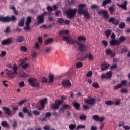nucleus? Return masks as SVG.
<instances>
[{"label": "nucleus", "mask_w": 130, "mask_h": 130, "mask_svg": "<svg viewBox=\"0 0 130 130\" xmlns=\"http://www.w3.org/2000/svg\"><path fill=\"white\" fill-rule=\"evenodd\" d=\"M20 67H21L22 69H23L24 70H26L28 67H29L28 63L26 64H22V65H20Z\"/></svg>", "instance_id": "37998d69"}, {"label": "nucleus", "mask_w": 130, "mask_h": 130, "mask_svg": "<svg viewBox=\"0 0 130 130\" xmlns=\"http://www.w3.org/2000/svg\"><path fill=\"white\" fill-rule=\"evenodd\" d=\"M111 77H112V72L109 71L106 73V74H103L101 76V78H102V79H110Z\"/></svg>", "instance_id": "9d476101"}, {"label": "nucleus", "mask_w": 130, "mask_h": 130, "mask_svg": "<svg viewBox=\"0 0 130 130\" xmlns=\"http://www.w3.org/2000/svg\"><path fill=\"white\" fill-rule=\"evenodd\" d=\"M127 5H128V2L125 1L124 3H123V4H117V7H119V8H122L123 10L125 11H126L127 10Z\"/></svg>", "instance_id": "f8f14e48"}, {"label": "nucleus", "mask_w": 130, "mask_h": 130, "mask_svg": "<svg viewBox=\"0 0 130 130\" xmlns=\"http://www.w3.org/2000/svg\"><path fill=\"white\" fill-rule=\"evenodd\" d=\"M73 105L74 106V107H75V109L77 110H80V103L77 102H74L73 103Z\"/></svg>", "instance_id": "a878e982"}, {"label": "nucleus", "mask_w": 130, "mask_h": 130, "mask_svg": "<svg viewBox=\"0 0 130 130\" xmlns=\"http://www.w3.org/2000/svg\"><path fill=\"white\" fill-rule=\"evenodd\" d=\"M61 13L60 10H57L55 11L54 15L55 17H60V15H59Z\"/></svg>", "instance_id": "79ce46f5"}, {"label": "nucleus", "mask_w": 130, "mask_h": 130, "mask_svg": "<svg viewBox=\"0 0 130 130\" xmlns=\"http://www.w3.org/2000/svg\"><path fill=\"white\" fill-rule=\"evenodd\" d=\"M120 84L121 85V87H122V86H126L127 84V80H122Z\"/></svg>", "instance_id": "a18cd8bd"}, {"label": "nucleus", "mask_w": 130, "mask_h": 130, "mask_svg": "<svg viewBox=\"0 0 130 130\" xmlns=\"http://www.w3.org/2000/svg\"><path fill=\"white\" fill-rule=\"evenodd\" d=\"M24 36H19L17 38V41L18 42H23V41H24Z\"/></svg>", "instance_id": "c756f323"}, {"label": "nucleus", "mask_w": 130, "mask_h": 130, "mask_svg": "<svg viewBox=\"0 0 130 130\" xmlns=\"http://www.w3.org/2000/svg\"><path fill=\"white\" fill-rule=\"evenodd\" d=\"M57 22L59 24H62L64 22V20L62 18H58Z\"/></svg>", "instance_id": "4d7b16f0"}, {"label": "nucleus", "mask_w": 130, "mask_h": 130, "mask_svg": "<svg viewBox=\"0 0 130 130\" xmlns=\"http://www.w3.org/2000/svg\"><path fill=\"white\" fill-rule=\"evenodd\" d=\"M76 125H74V124H70V125L69 126V129H70V130L75 129V128H76Z\"/></svg>", "instance_id": "603ef678"}, {"label": "nucleus", "mask_w": 130, "mask_h": 130, "mask_svg": "<svg viewBox=\"0 0 130 130\" xmlns=\"http://www.w3.org/2000/svg\"><path fill=\"white\" fill-rule=\"evenodd\" d=\"M105 103L106 105L108 106L113 105L114 104V102L111 100L106 101Z\"/></svg>", "instance_id": "473e14b6"}, {"label": "nucleus", "mask_w": 130, "mask_h": 130, "mask_svg": "<svg viewBox=\"0 0 130 130\" xmlns=\"http://www.w3.org/2000/svg\"><path fill=\"white\" fill-rule=\"evenodd\" d=\"M79 119H80V120H85L86 119H87V116L82 115L80 116Z\"/></svg>", "instance_id": "de8ad7c7"}, {"label": "nucleus", "mask_w": 130, "mask_h": 130, "mask_svg": "<svg viewBox=\"0 0 130 130\" xmlns=\"http://www.w3.org/2000/svg\"><path fill=\"white\" fill-rule=\"evenodd\" d=\"M16 17L14 16H11V17L9 16L6 17H0V22H3V23H9V22L16 21Z\"/></svg>", "instance_id": "7ed1b4c3"}, {"label": "nucleus", "mask_w": 130, "mask_h": 130, "mask_svg": "<svg viewBox=\"0 0 130 130\" xmlns=\"http://www.w3.org/2000/svg\"><path fill=\"white\" fill-rule=\"evenodd\" d=\"M27 61V58H25L24 59L21 60V63L20 64V66H22V64H24V63H26Z\"/></svg>", "instance_id": "bf43d9fd"}, {"label": "nucleus", "mask_w": 130, "mask_h": 130, "mask_svg": "<svg viewBox=\"0 0 130 130\" xmlns=\"http://www.w3.org/2000/svg\"><path fill=\"white\" fill-rule=\"evenodd\" d=\"M92 87H93V88H95L96 89L99 88V84H98V82L93 83Z\"/></svg>", "instance_id": "8fccbe9b"}, {"label": "nucleus", "mask_w": 130, "mask_h": 130, "mask_svg": "<svg viewBox=\"0 0 130 130\" xmlns=\"http://www.w3.org/2000/svg\"><path fill=\"white\" fill-rule=\"evenodd\" d=\"M29 76V74L26 73L25 72H23L19 76V78L21 79V78H27V77Z\"/></svg>", "instance_id": "f704fd0d"}, {"label": "nucleus", "mask_w": 130, "mask_h": 130, "mask_svg": "<svg viewBox=\"0 0 130 130\" xmlns=\"http://www.w3.org/2000/svg\"><path fill=\"white\" fill-rule=\"evenodd\" d=\"M122 88L121 84L119 83L117 85H116L114 87V91H116V90H118V89H120Z\"/></svg>", "instance_id": "58836bf2"}, {"label": "nucleus", "mask_w": 130, "mask_h": 130, "mask_svg": "<svg viewBox=\"0 0 130 130\" xmlns=\"http://www.w3.org/2000/svg\"><path fill=\"white\" fill-rule=\"evenodd\" d=\"M13 72L15 74V75H17L18 74V66H17V64H14L13 66Z\"/></svg>", "instance_id": "2f4dec72"}, {"label": "nucleus", "mask_w": 130, "mask_h": 130, "mask_svg": "<svg viewBox=\"0 0 130 130\" xmlns=\"http://www.w3.org/2000/svg\"><path fill=\"white\" fill-rule=\"evenodd\" d=\"M111 3V0H105L103 2L102 6L103 7H105L107 4H110Z\"/></svg>", "instance_id": "c9c22d12"}, {"label": "nucleus", "mask_w": 130, "mask_h": 130, "mask_svg": "<svg viewBox=\"0 0 130 130\" xmlns=\"http://www.w3.org/2000/svg\"><path fill=\"white\" fill-rule=\"evenodd\" d=\"M2 109L6 114H8L9 116H11L12 115V114L11 113V109L9 107H3Z\"/></svg>", "instance_id": "dca6fc26"}, {"label": "nucleus", "mask_w": 130, "mask_h": 130, "mask_svg": "<svg viewBox=\"0 0 130 130\" xmlns=\"http://www.w3.org/2000/svg\"><path fill=\"white\" fill-rule=\"evenodd\" d=\"M70 108H71V106L69 105H64L61 110H63V109H70Z\"/></svg>", "instance_id": "3c124183"}, {"label": "nucleus", "mask_w": 130, "mask_h": 130, "mask_svg": "<svg viewBox=\"0 0 130 130\" xmlns=\"http://www.w3.org/2000/svg\"><path fill=\"white\" fill-rule=\"evenodd\" d=\"M109 23H111L112 24H113V25L117 26V25L119 24V20L117 19L116 18H114L113 17H111L109 20Z\"/></svg>", "instance_id": "ddd939ff"}, {"label": "nucleus", "mask_w": 130, "mask_h": 130, "mask_svg": "<svg viewBox=\"0 0 130 130\" xmlns=\"http://www.w3.org/2000/svg\"><path fill=\"white\" fill-rule=\"evenodd\" d=\"M76 13L77 9H69L66 11L65 14H66L69 19H71V18H73L75 17V15H76Z\"/></svg>", "instance_id": "20e7f679"}, {"label": "nucleus", "mask_w": 130, "mask_h": 130, "mask_svg": "<svg viewBox=\"0 0 130 130\" xmlns=\"http://www.w3.org/2000/svg\"><path fill=\"white\" fill-rule=\"evenodd\" d=\"M81 128L85 129L86 128V126L85 125H79L78 126H77L76 129H80Z\"/></svg>", "instance_id": "052dcab7"}, {"label": "nucleus", "mask_w": 130, "mask_h": 130, "mask_svg": "<svg viewBox=\"0 0 130 130\" xmlns=\"http://www.w3.org/2000/svg\"><path fill=\"white\" fill-rule=\"evenodd\" d=\"M78 41H86V37L83 36H80L78 37Z\"/></svg>", "instance_id": "7c9ffc66"}, {"label": "nucleus", "mask_w": 130, "mask_h": 130, "mask_svg": "<svg viewBox=\"0 0 130 130\" xmlns=\"http://www.w3.org/2000/svg\"><path fill=\"white\" fill-rule=\"evenodd\" d=\"M96 99L94 98H90L89 99H84V103H86L88 105L90 106H94L96 104Z\"/></svg>", "instance_id": "39448f33"}, {"label": "nucleus", "mask_w": 130, "mask_h": 130, "mask_svg": "<svg viewBox=\"0 0 130 130\" xmlns=\"http://www.w3.org/2000/svg\"><path fill=\"white\" fill-rule=\"evenodd\" d=\"M54 82V76L51 75L49 78V83L52 84Z\"/></svg>", "instance_id": "72a5a7b5"}, {"label": "nucleus", "mask_w": 130, "mask_h": 130, "mask_svg": "<svg viewBox=\"0 0 130 130\" xmlns=\"http://www.w3.org/2000/svg\"><path fill=\"white\" fill-rule=\"evenodd\" d=\"M31 23H32V17L29 16L25 23L26 27L24 28L25 30H30V24Z\"/></svg>", "instance_id": "9b49d317"}, {"label": "nucleus", "mask_w": 130, "mask_h": 130, "mask_svg": "<svg viewBox=\"0 0 130 130\" xmlns=\"http://www.w3.org/2000/svg\"><path fill=\"white\" fill-rule=\"evenodd\" d=\"M32 113L34 115H36V116L40 115V112H39V111H38L36 110H34L32 112Z\"/></svg>", "instance_id": "5fc2aeb1"}, {"label": "nucleus", "mask_w": 130, "mask_h": 130, "mask_svg": "<svg viewBox=\"0 0 130 130\" xmlns=\"http://www.w3.org/2000/svg\"><path fill=\"white\" fill-rule=\"evenodd\" d=\"M24 102H27V100H23L21 101L20 102H19L18 103V105H19L20 106H22V105H23V104H24Z\"/></svg>", "instance_id": "6e6d98bb"}, {"label": "nucleus", "mask_w": 130, "mask_h": 130, "mask_svg": "<svg viewBox=\"0 0 130 130\" xmlns=\"http://www.w3.org/2000/svg\"><path fill=\"white\" fill-rule=\"evenodd\" d=\"M47 103V98H45L40 101V107L41 109H44L45 107V104Z\"/></svg>", "instance_id": "4468645a"}, {"label": "nucleus", "mask_w": 130, "mask_h": 130, "mask_svg": "<svg viewBox=\"0 0 130 130\" xmlns=\"http://www.w3.org/2000/svg\"><path fill=\"white\" fill-rule=\"evenodd\" d=\"M125 40H126V37L123 36H122L119 37L118 41L119 42V44H120V43H122V42H124Z\"/></svg>", "instance_id": "393cba45"}, {"label": "nucleus", "mask_w": 130, "mask_h": 130, "mask_svg": "<svg viewBox=\"0 0 130 130\" xmlns=\"http://www.w3.org/2000/svg\"><path fill=\"white\" fill-rule=\"evenodd\" d=\"M20 49L21 51H24V52H26L28 50V49L25 46H21Z\"/></svg>", "instance_id": "864d4df0"}, {"label": "nucleus", "mask_w": 130, "mask_h": 130, "mask_svg": "<svg viewBox=\"0 0 130 130\" xmlns=\"http://www.w3.org/2000/svg\"><path fill=\"white\" fill-rule=\"evenodd\" d=\"M99 15H103L104 19H108L109 18V15H108V12L106 10H100L98 12Z\"/></svg>", "instance_id": "6e6552de"}, {"label": "nucleus", "mask_w": 130, "mask_h": 130, "mask_svg": "<svg viewBox=\"0 0 130 130\" xmlns=\"http://www.w3.org/2000/svg\"><path fill=\"white\" fill-rule=\"evenodd\" d=\"M109 11L110 12V14H111V15H112V14H113L114 12V8L112 7H110L109 8Z\"/></svg>", "instance_id": "09e8293b"}, {"label": "nucleus", "mask_w": 130, "mask_h": 130, "mask_svg": "<svg viewBox=\"0 0 130 130\" xmlns=\"http://www.w3.org/2000/svg\"><path fill=\"white\" fill-rule=\"evenodd\" d=\"M110 45H119V42L116 39L112 40L110 42Z\"/></svg>", "instance_id": "5701e85b"}, {"label": "nucleus", "mask_w": 130, "mask_h": 130, "mask_svg": "<svg viewBox=\"0 0 130 130\" xmlns=\"http://www.w3.org/2000/svg\"><path fill=\"white\" fill-rule=\"evenodd\" d=\"M106 54L107 55H110L111 57H114L115 56V53L112 52L110 49H107L106 50Z\"/></svg>", "instance_id": "f3484780"}, {"label": "nucleus", "mask_w": 130, "mask_h": 130, "mask_svg": "<svg viewBox=\"0 0 130 130\" xmlns=\"http://www.w3.org/2000/svg\"><path fill=\"white\" fill-rule=\"evenodd\" d=\"M86 4H80L78 7L79 9H78L79 14H82L84 15V18L86 19V21L89 19H91V15L88 12V10L86 8Z\"/></svg>", "instance_id": "f03ea898"}, {"label": "nucleus", "mask_w": 130, "mask_h": 130, "mask_svg": "<svg viewBox=\"0 0 130 130\" xmlns=\"http://www.w3.org/2000/svg\"><path fill=\"white\" fill-rule=\"evenodd\" d=\"M92 75H93V72H92V71H90L87 73L86 76L91 77Z\"/></svg>", "instance_id": "0e129e2a"}, {"label": "nucleus", "mask_w": 130, "mask_h": 130, "mask_svg": "<svg viewBox=\"0 0 130 130\" xmlns=\"http://www.w3.org/2000/svg\"><path fill=\"white\" fill-rule=\"evenodd\" d=\"M88 58L90 60H93V59H94V56H93V54L89 53L88 54Z\"/></svg>", "instance_id": "49530a36"}, {"label": "nucleus", "mask_w": 130, "mask_h": 130, "mask_svg": "<svg viewBox=\"0 0 130 130\" xmlns=\"http://www.w3.org/2000/svg\"><path fill=\"white\" fill-rule=\"evenodd\" d=\"M47 10L48 11V15H49V16H51V12L53 11V8H52L51 6H48L47 7Z\"/></svg>", "instance_id": "bb28decb"}, {"label": "nucleus", "mask_w": 130, "mask_h": 130, "mask_svg": "<svg viewBox=\"0 0 130 130\" xmlns=\"http://www.w3.org/2000/svg\"><path fill=\"white\" fill-rule=\"evenodd\" d=\"M53 42V39L49 38L45 40V41L44 42V43L45 44H46V45H48L49 43H51V42Z\"/></svg>", "instance_id": "c85d7f7f"}, {"label": "nucleus", "mask_w": 130, "mask_h": 130, "mask_svg": "<svg viewBox=\"0 0 130 130\" xmlns=\"http://www.w3.org/2000/svg\"><path fill=\"white\" fill-rule=\"evenodd\" d=\"M43 129H44V130H50V126L46 125L43 127Z\"/></svg>", "instance_id": "774afa93"}, {"label": "nucleus", "mask_w": 130, "mask_h": 130, "mask_svg": "<svg viewBox=\"0 0 130 130\" xmlns=\"http://www.w3.org/2000/svg\"><path fill=\"white\" fill-rule=\"evenodd\" d=\"M6 75L8 76L9 78L13 79L14 78V76H15L16 74L12 71L9 70L7 71Z\"/></svg>", "instance_id": "4be33fe9"}, {"label": "nucleus", "mask_w": 130, "mask_h": 130, "mask_svg": "<svg viewBox=\"0 0 130 130\" xmlns=\"http://www.w3.org/2000/svg\"><path fill=\"white\" fill-rule=\"evenodd\" d=\"M99 8V6L98 5H95V4H94V5H93L91 6V9H98Z\"/></svg>", "instance_id": "69168bd1"}, {"label": "nucleus", "mask_w": 130, "mask_h": 130, "mask_svg": "<svg viewBox=\"0 0 130 130\" xmlns=\"http://www.w3.org/2000/svg\"><path fill=\"white\" fill-rule=\"evenodd\" d=\"M1 125H2L3 127H8V126H9L8 123H7V121H3L1 122Z\"/></svg>", "instance_id": "4c0bfd02"}, {"label": "nucleus", "mask_w": 130, "mask_h": 130, "mask_svg": "<svg viewBox=\"0 0 130 130\" xmlns=\"http://www.w3.org/2000/svg\"><path fill=\"white\" fill-rule=\"evenodd\" d=\"M60 35H62V39L69 43V44H73L74 45L75 44H78V47L79 50L80 52H84L87 50V47L86 45L84 43H81L77 40H75L71 37L69 36V30H61L59 32Z\"/></svg>", "instance_id": "f257e3e1"}, {"label": "nucleus", "mask_w": 130, "mask_h": 130, "mask_svg": "<svg viewBox=\"0 0 130 130\" xmlns=\"http://www.w3.org/2000/svg\"><path fill=\"white\" fill-rule=\"evenodd\" d=\"M121 93L127 94V93H128V90H127L126 88H122L121 89Z\"/></svg>", "instance_id": "c03bdc74"}, {"label": "nucleus", "mask_w": 130, "mask_h": 130, "mask_svg": "<svg viewBox=\"0 0 130 130\" xmlns=\"http://www.w3.org/2000/svg\"><path fill=\"white\" fill-rule=\"evenodd\" d=\"M28 82L31 87L39 88V83H38V81H37V80H35V79H30L28 80Z\"/></svg>", "instance_id": "423d86ee"}, {"label": "nucleus", "mask_w": 130, "mask_h": 130, "mask_svg": "<svg viewBox=\"0 0 130 130\" xmlns=\"http://www.w3.org/2000/svg\"><path fill=\"white\" fill-rule=\"evenodd\" d=\"M37 19L39 24H42V23L44 22V17H43V15L41 14L38 16Z\"/></svg>", "instance_id": "412c9836"}, {"label": "nucleus", "mask_w": 130, "mask_h": 130, "mask_svg": "<svg viewBox=\"0 0 130 130\" xmlns=\"http://www.w3.org/2000/svg\"><path fill=\"white\" fill-rule=\"evenodd\" d=\"M45 117L47 118V117H51V113L47 112L45 115Z\"/></svg>", "instance_id": "e2e57ef3"}, {"label": "nucleus", "mask_w": 130, "mask_h": 130, "mask_svg": "<svg viewBox=\"0 0 130 130\" xmlns=\"http://www.w3.org/2000/svg\"><path fill=\"white\" fill-rule=\"evenodd\" d=\"M102 43L103 44L104 46H107V45H108V43L105 40L102 41Z\"/></svg>", "instance_id": "338daca9"}, {"label": "nucleus", "mask_w": 130, "mask_h": 130, "mask_svg": "<svg viewBox=\"0 0 130 130\" xmlns=\"http://www.w3.org/2000/svg\"><path fill=\"white\" fill-rule=\"evenodd\" d=\"M11 31V29L10 27H7L6 28V30L4 31V33H10V31Z\"/></svg>", "instance_id": "680f3d73"}, {"label": "nucleus", "mask_w": 130, "mask_h": 130, "mask_svg": "<svg viewBox=\"0 0 130 130\" xmlns=\"http://www.w3.org/2000/svg\"><path fill=\"white\" fill-rule=\"evenodd\" d=\"M123 127L124 129L125 130H129L130 129V126L128 125H125L124 126V122L122 121V122Z\"/></svg>", "instance_id": "ea45409f"}, {"label": "nucleus", "mask_w": 130, "mask_h": 130, "mask_svg": "<svg viewBox=\"0 0 130 130\" xmlns=\"http://www.w3.org/2000/svg\"><path fill=\"white\" fill-rule=\"evenodd\" d=\"M63 103V101L59 100H57L55 102V105H53V109H58L59 108V106H60V104H62Z\"/></svg>", "instance_id": "1a4fd4ad"}, {"label": "nucleus", "mask_w": 130, "mask_h": 130, "mask_svg": "<svg viewBox=\"0 0 130 130\" xmlns=\"http://www.w3.org/2000/svg\"><path fill=\"white\" fill-rule=\"evenodd\" d=\"M62 85L63 87H71L72 86L71 82L69 80H63L62 82Z\"/></svg>", "instance_id": "aec40b11"}, {"label": "nucleus", "mask_w": 130, "mask_h": 130, "mask_svg": "<svg viewBox=\"0 0 130 130\" xmlns=\"http://www.w3.org/2000/svg\"><path fill=\"white\" fill-rule=\"evenodd\" d=\"M112 32L111 29H108L105 31V36H106L107 38H108L109 36H110V34Z\"/></svg>", "instance_id": "cd10ccee"}, {"label": "nucleus", "mask_w": 130, "mask_h": 130, "mask_svg": "<svg viewBox=\"0 0 130 130\" xmlns=\"http://www.w3.org/2000/svg\"><path fill=\"white\" fill-rule=\"evenodd\" d=\"M119 28L120 29H123L124 28H125V24L124 22H121L119 25Z\"/></svg>", "instance_id": "a19ab883"}, {"label": "nucleus", "mask_w": 130, "mask_h": 130, "mask_svg": "<svg viewBox=\"0 0 130 130\" xmlns=\"http://www.w3.org/2000/svg\"><path fill=\"white\" fill-rule=\"evenodd\" d=\"M92 118L94 120H95L96 121H99L100 122H103L105 119L104 117L99 118V116L98 115H95L93 116Z\"/></svg>", "instance_id": "2eb2a0df"}, {"label": "nucleus", "mask_w": 130, "mask_h": 130, "mask_svg": "<svg viewBox=\"0 0 130 130\" xmlns=\"http://www.w3.org/2000/svg\"><path fill=\"white\" fill-rule=\"evenodd\" d=\"M109 67H110L109 64L107 63H103L101 65L102 72H103V71H106V70H108V68H109Z\"/></svg>", "instance_id": "a211bd4d"}, {"label": "nucleus", "mask_w": 130, "mask_h": 130, "mask_svg": "<svg viewBox=\"0 0 130 130\" xmlns=\"http://www.w3.org/2000/svg\"><path fill=\"white\" fill-rule=\"evenodd\" d=\"M24 25H25V17H22L19 20L18 25L20 26V27H23Z\"/></svg>", "instance_id": "b1692460"}, {"label": "nucleus", "mask_w": 130, "mask_h": 130, "mask_svg": "<svg viewBox=\"0 0 130 130\" xmlns=\"http://www.w3.org/2000/svg\"><path fill=\"white\" fill-rule=\"evenodd\" d=\"M88 58V54L87 53H83L81 54L78 57V59L81 61L85 60Z\"/></svg>", "instance_id": "6ab92c4d"}, {"label": "nucleus", "mask_w": 130, "mask_h": 130, "mask_svg": "<svg viewBox=\"0 0 130 130\" xmlns=\"http://www.w3.org/2000/svg\"><path fill=\"white\" fill-rule=\"evenodd\" d=\"M12 43H13V39L12 38H8L1 42L2 45H10V44H12Z\"/></svg>", "instance_id": "0eeeda50"}, {"label": "nucleus", "mask_w": 130, "mask_h": 130, "mask_svg": "<svg viewBox=\"0 0 130 130\" xmlns=\"http://www.w3.org/2000/svg\"><path fill=\"white\" fill-rule=\"evenodd\" d=\"M76 69H81L83 67V63L82 62H78L76 64Z\"/></svg>", "instance_id": "e433bc0d"}, {"label": "nucleus", "mask_w": 130, "mask_h": 130, "mask_svg": "<svg viewBox=\"0 0 130 130\" xmlns=\"http://www.w3.org/2000/svg\"><path fill=\"white\" fill-rule=\"evenodd\" d=\"M25 86V82L21 81L19 83V87H20L21 88H23V87Z\"/></svg>", "instance_id": "13d9d810"}]
</instances>
